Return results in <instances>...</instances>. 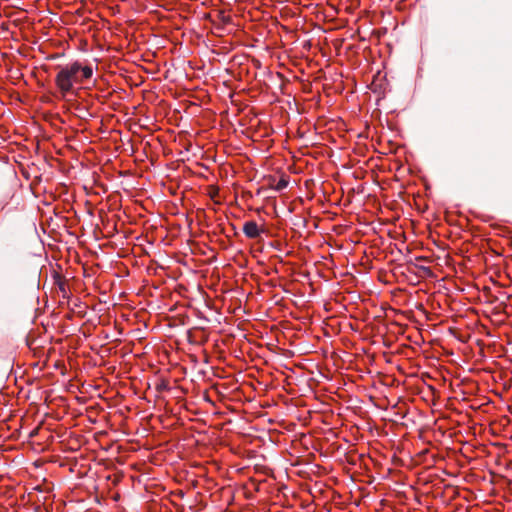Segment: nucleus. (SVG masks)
<instances>
[{"label": "nucleus", "instance_id": "f257e3e1", "mask_svg": "<svg viewBox=\"0 0 512 512\" xmlns=\"http://www.w3.org/2000/svg\"><path fill=\"white\" fill-rule=\"evenodd\" d=\"M93 76V68L80 61H73L60 66L55 76V85L62 97L75 95L76 90L83 87Z\"/></svg>", "mask_w": 512, "mask_h": 512}, {"label": "nucleus", "instance_id": "f03ea898", "mask_svg": "<svg viewBox=\"0 0 512 512\" xmlns=\"http://www.w3.org/2000/svg\"><path fill=\"white\" fill-rule=\"evenodd\" d=\"M243 232L246 237L256 239L260 236L262 230L258 227L255 221H247L243 225Z\"/></svg>", "mask_w": 512, "mask_h": 512}, {"label": "nucleus", "instance_id": "7ed1b4c3", "mask_svg": "<svg viewBox=\"0 0 512 512\" xmlns=\"http://www.w3.org/2000/svg\"><path fill=\"white\" fill-rule=\"evenodd\" d=\"M287 185H288V181L287 180L280 179L278 181V183L276 184L275 189L279 191V190H282V189L286 188Z\"/></svg>", "mask_w": 512, "mask_h": 512}]
</instances>
